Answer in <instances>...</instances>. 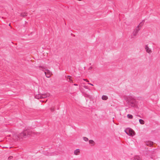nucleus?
<instances>
[{"instance_id":"20e7f679","label":"nucleus","mask_w":160,"mask_h":160,"mask_svg":"<svg viewBox=\"0 0 160 160\" xmlns=\"http://www.w3.org/2000/svg\"><path fill=\"white\" fill-rule=\"evenodd\" d=\"M125 132L128 135L131 136H133L135 134L134 131L130 128H126L125 130Z\"/></svg>"},{"instance_id":"f257e3e1","label":"nucleus","mask_w":160,"mask_h":160,"mask_svg":"<svg viewBox=\"0 0 160 160\" xmlns=\"http://www.w3.org/2000/svg\"><path fill=\"white\" fill-rule=\"evenodd\" d=\"M34 133L29 129L24 130L19 134L18 136L19 138H22L32 136Z\"/></svg>"},{"instance_id":"423d86ee","label":"nucleus","mask_w":160,"mask_h":160,"mask_svg":"<svg viewBox=\"0 0 160 160\" xmlns=\"http://www.w3.org/2000/svg\"><path fill=\"white\" fill-rule=\"evenodd\" d=\"M50 95V94L48 93L41 94V98H45L47 97H49Z\"/></svg>"},{"instance_id":"4be33fe9","label":"nucleus","mask_w":160,"mask_h":160,"mask_svg":"<svg viewBox=\"0 0 160 160\" xmlns=\"http://www.w3.org/2000/svg\"><path fill=\"white\" fill-rule=\"evenodd\" d=\"M84 87L85 88H87V86H84Z\"/></svg>"},{"instance_id":"1a4fd4ad","label":"nucleus","mask_w":160,"mask_h":160,"mask_svg":"<svg viewBox=\"0 0 160 160\" xmlns=\"http://www.w3.org/2000/svg\"><path fill=\"white\" fill-rule=\"evenodd\" d=\"M153 142L151 141H148L146 142V144L148 146H151L152 145Z\"/></svg>"},{"instance_id":"6e6552de","label":"nucleus","mask_w":160,"mask_h":160,"mask_svg":"<svg viewBox=\"0 0 160 160\" xmlns=\"http://www.w3.org/2000/svg\"><path fill=\"white\" fill-rule=\"evenodd\" d=\"M80 152V150L79 149H77L74 151V154L75 155H78L79 154Z\"/></svg>"},{"instance_id":"6ab92c4d","label":"nucleus","mask_w":160,"mask_h":160,"mask_svg":"<svg viewBox=\"0 0 160 160\" xmlns=\"http://www.w3.org/2000/svg\"><path fill=\"white\" fill-rule=\"evenodd\" d=\"M83 80L85 81H86V82H89L88 80L87 79H83Z\"/></svg>"},{"instance_id":"dca6fc26","label":"nucleus","mask_w":160,"mask_h":160,"mask_svg":"<svg viewBox=\"0 0 160 160\" xmlns=\"http://www.w3.org/2000/svg\"><path fill=\"white\" fill-rule=\"evenodd\" d=\"M139 122L140 123L142 124H143L144 123V121L142 119H139Z\"/></svg>"},{"instance_id":"f8f14e48","label":"nucleus","mask_w":160,"mask_h":160,"mask_svg":"<svg viewBox=\"0 0 160 160\" xmlns=\"http://www.w3.org/2000/svg\"><path fill=\"white\" fill-rule=\"evenodd\" d=\"M134 160H141L140 157L139 156H136L134 158Z\"/></svg>"},{"instance_id":"f3484780","label":"nucleus","mask_w":160,"mask_h":160,"mask_svg":"<svg viewBox=\"0 0 160 160\" xmlns=\"http://www.w3.org/2000/svg\"><path fill=\"white\" fill-rule=\"evenodd\" d=\"M68 79H69V82H72V80L71 78V77L70 76H68Z\"/></svg>"},{"instance_id":"a211bd4d","label":"nucleus","mask_w":160,"mask_h":160,"mask_svg":"<svg viewBox=\"0 0 160 160\" xmlns=\"http://www.w3.org/2000/svg\"><path fill=\"white\" fill-rule=\"evenodd\" d=\"M83 140L85 141H88V138L85 137H83Z\"/></svg>"},{"instance_id":"9d476101","label":"nucleus","mask_w":160,"mask_h":160,"mask_svg":"<svg viewBox=\"0 0 160 160\" xmlns=\"http://www.w3.org/2000/svg\"><path fill=\"white\" fill-rule=\"evenodd\" d=\"M35 98L37 99L41 98V94H38L36 95L35 96Z\"/></svg>"},{"instance_id":"7ed1b4c3","label":"nucleus","mask_w":160,"mask_h":160,"mask_svg":"<svg viewBox=\"0 0 160 160\" xmlns=\"http://www.w3.org/2000/svg\"><path fill=\"white\" fill-rule=\"evenodd\" d=\"M126 102L130 104L132 106H134L136 103L135 100L132 97L130 96H125L124 97Z\"/></svg>"},{"instance_id":"aec40b11","label":"nucleus","mask_w":160,"mask_h":160,"mask_svg":"<svg viewBox=\"0 0 160 160\" xmlns=\"http://www.w3.org/2000/svg\"><path fill=\"white\" fill-rule=\"evenodd\" d=\"M88 84H89V85H91L92 86H93V85L91 83H88Z\"/></svg>"},{"instance_id":"9b49d317","label":"nucleus","mask_w":160,"mask_h":160,"mask_svg":"<svg viewBox=\"0 0 160 160\" xmlns=\"http://www.w3.org/2000/svg\"><path fill=\"white\" fill-rule=\"evenodd\" d=\"M21 16L25 17L27 15V13L25 12H22L21 13Z\"/></svg>"},{"instance_id":"5701e85b","label":"nucleus","mask_w":160,"mask_h":160,"mask_svg":"<svg viewBox=\"0 0 160 160\" xmlns=\"http://www.w3.org/2000/svg\"><path fill=\"white\" fill-rule=\"evenodd\" d=\"M12 158V157L11 156V157H10L8 158L10 159H11V158Z\"/></svg>"},{"instance_id":"412c9836","label":"nucleus","mask_w":160,"mask_h":160,"mask_svg":"<svg viewBox=\"0 0 160 160\" xmlns=\"http://www.w3.org/2000/svg\"><path fill=\"white\" fill-rule=\"evenodd\" d=\"M74 85L76 86H78V84H74Z\"/></svg>"},{"instance_id":"0eeeda50","label":"nucleus","mask_w":160,"mask_h":160,"mask_svg":"<svg viewBox=\"0 0 160 160\" xmlns=\"http://www.w3.org/2000/svg\"><path fill=\"white\" fill-rule=\"evenodd\" d=\"M145 49L146 52L148 53H150L152 52L151 49L148 47V45L145 46Z\"/></svg>"},{"instance_id":"39448f33","label":"nucleus","mask_w":160,"mask_h":160,"mask_svg":"<svg viewBox=\"0 0 160 160\" xmlns=\"http://www.w3.org/2000/svg\"><path fill=\"white\" fill-rule=\"evenodd\" d=\"M46 71L45 72V73L46 77L47 78H49L52 74V72L48 69L46 70Z\"/></svg>"},{"instance_id":"b1692460","label":"nucleus","mask_w":160,"mask_h":160,"mask_svg":"<svg viewBox=\"0 0 160 160\" xmlns=\"http://www.w3.org/2000/svg\"><path fill=\"white\" fill-rule=\"evenodd\" d=\"M51 110L52 111H53L54 110V109H51Z\"/></svg>"},{"instance_id":"2eb2a0df","label":"nucleus","mask_w":160,"mask_h":160,"mask_svg":"<svg viewBox=\"0 0 160 160\" xmlns=\"http://www.w3.org/2000/svg\"><path fill=\"white\" fill-rule=\"evenodd\" d=\"M127 117L129 119H131L132 118L133 116L131 114H128L127 115Z\"/></svg>"},{"instance_id":"4468645a","label":"nucleus","mask_w":160,"mask_h":160,"mask_svg":"<svg viewBox=\"0 0 160 160\" xmlns=\"http://www.w3.org/2000/svg\"><path fill=\"white\" fill-rule=\"evenodd\" d=\"M89 143L90 144H91L92 145H94V142L93 140H89Z\"/></svg>"},{"instance_id":"f03ea898","label":"nucleus","mask_w":160,"mask_h":160,"mask_svg":"<svg viewBox=\"0 0 160 160\" xmlns=\"http://www.w3.org/2000/svg\"><path fill=\"white\" fill-rule=\"evenodd\" d=\"M144 22V21H142L133 30L132 35V36L133 38H134L137 35L139 31L140 30L142 27L143 25Z\"/></svg>"},{"instance_id":"ddd939ff","label":"nucleus","mask_w":160,"mask_h":160,"mask_svg":"<svg viewBox=\"0 0 160 160\" xmlns=\"http://www.w3.org/2000/svg\"><path fill=\"white\" fill-rule=\"evenodd\" d=\"M108 98L107 96L105 95H103L102 97V99L103 100H106Z\"/></svg>"}]
</instances>
